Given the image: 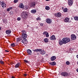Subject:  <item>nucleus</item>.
Instances as JSON below:
<instances>
[{
  "mask_svg": "<svg viewBox=\"0 0 78 78\" xmlns=\"http://www.w3.org/2000/svg\"><path fill=\"white\" fill-rule=\"evenodd\" d=\"M70 39L68 37H64L62 38V40H58V44L60 45H62L63 44H66L68 42H69L70 41Z\"/></svg>",
  "mask_w": 78,
  "mask_h": 78,
  "instance_id": "f257e3e1",
  "label": "nucleus"
},
{
  "mask_svg": "<svg viewBox=\"0 0 78 78\" xmlns=\"http://www.w3.org/2000/svg\"><path fill=\"white\" fill-rule=\"evenodd\" d=\"M28 13L27 12H24L22 13L21 15V17H23L24 19H26L28 17Z\"/></svg>",
  "mask_w": 78,
  "mask_h": 78,
  "instance_id": "f03ea898",
  "label": "nucleus"
},
{
  "mask_svg": "<svg viewBox=\"0 0 78 78\" xmlns=\"http://www.w3.org/2000/svg\"><path fill=\"white\" fill-rule=\"evenodd\" d=\"M36 5V2H31L29 5V6L31 8H34L35 7Z\"/></svg>",
  "mask_w": 78,
  "mask_h": 78,
  "instance_id": "7ed1b4c3",
  "label": "nucleus"
},
{
  "mask_svg": "<svg viewBox=\"0 0 78 78\" xmlns=\"http://www.w3.org/2000/svg\"><path fill=\"white\" fill-rule=\"evenodd\" d=\"M55 16L57 17H60L61 16V13L60 12H57L55 14Z\"/></svg>",
  "mask_w": 78,
  "mask_h": 78,
  "instance_id": "20e7f679",
  "label": "nucleus"
},
{
  "mask_svg": "<svg viewBox=\"0 0 78 78\" xmlns=\"http://www.w3.org/2000/svg\"><path fill=\"white\" fill-rule=\"evenodd\" d=\"M51 22H52V20L49 18L47 19L46 20V23H47L50 24L51 23Z\"/></svg>",
  "mask_w": 78,
  "mask_h": 78,
  "instance_id": "39448f33",
  "label": "nucleus"
},
{
  "mask_svg": "<svg viewBox=\"0 0 78 78\" xmlns=\"http://www.w3.org/2000/svg\"><path fill=\"white\" fill-rule=\"evenodd\" d=\"M61 75L63 76H68V73L66 72H62V73Z\"/></svg>",
  "mask_w": 78,
  "mask_h": 78,
  "instance_id": "423d86ee",
  "label": "nucleus"
},
{
  "mask_svg": "<svg viewBox=\"0 0 78 78\" xmlns=\"http://www.w3.org/2000/svg\"><path fill=\"white\" fill-rule=\"evenodd\" d=\"M73 2L72 0H68V4L69 5L72 6V4H73Z\"/></svg>",
  "mask_w": 78,
  "mask_h": 78,
  "instance_id": "0eeeda50",
  "label": "nucleus"
},
{
  "mask_svg": "<svg viewBox=\"0 0 78 78\" xmlns=\"http://www.w3.org/2000/svg\"><path fill=\"white\" fill-rule=\"evenodd\" d=\"M76 38V35L74 34H73L71 35V39L72 40H75Z\"/></svg>",
  "mask_w": 78,
  "mask_h": 78,
  "instance_id": "6e6552de",
  "label": "nucleus"
},
{
  "mask_svg": "<svg viewBox=\"0 0 78 78\" xmlns=\"http://www.w3.org/2000/svg\"><path fill=\"white\" fill-rule=\"evenodd\" d=\"M50 39L51 40H52V41H55V40H56V39L55 37V36L54 35H52L50 37Z\"/></svg>",
  "mask_w": 78,
  "mask_h": 78,
  "instance_id": "1a4fd4ad",
  "label": "nucleus"
},
{
  "mask_svg": "<svg viewBox=\"0 0 78 78\" xmlns=\"http://www.w3.org/2000/svg\"><path fill=\"white\" fill-rule=\"evenodd\" d=\"M24 39L22 41V42L23 44H28V41H27V40L26 39L23 38Z\"/></svg>",
  "mask_w": 78,
  "mask_h": 78,
  "instance_id": "9d476101",
  "label": "nucleus"
},
{
  "mask_svg": "<svg viewBox=\"0 0 78 78\" xmlns=\"http://www.w3.org/2000/svg\"><path fill=\"white\" fill-rule=\"evenodd\" d=\"M22 37L23 39H26L27 37V34H22Z\"/></svg>",
  "mask_w": 78,
  "mask_h": 78,
  "instance_id": "9b49d317",
  "label": "nucleus"
},
{
  "mask_svg": "<svg viewBox=\"0 0 78 78\" xmlns=\"http://www.w3.org/2000/svg\"><path fill=\"white\" fill-rule=\"evenodd\" d=\"M1 6L2 7L5 8L6 6V5L5 4V3L4 2H1Z\"/></svg>",
  "mask_w": 78,
  "mask_h": 78,
  "instance_id": "f8f14e48",
  "label": "nucleus"
},
{
  "mask_svg": "<svg viewBox=\"0 0 78 78\" xmlns=\"http://www.w3.org/2000/svg\"><path fill=\"white\" fill-rule=\"evenodd\" d=\"M56 59V57L55 56H52L51 58V61H53Z\"/></svg>",
  "mask_w": 78,
  "mask_h": 78,
  "instance_id": "ddd939ff",
  "label": "nucleus"
},
{
  "mask_svg": "<svg viewBox=\"0 0 78 78\" xmlns=\"http://www.w3.org/2000/svg\"><path fill=\"white\" fill-rule=\"evenodd\" d=\"M43 34L45 35L46 36V37H49V35L48 34V33L47 32V31H45L43 32Z\"/></svg>",
  "mask_w": 78,
  "mask_h": 78,
  "instance_id": "4468645a",
  "label": "nucleus"
},
{
  "mask_svg": "<svg viewBox=\"0 0 78 78\" xmlns=\"http://www.w3.org/2000/svg\"><path fill=\"white\" fill-rule=\"evenodd\" d=\"M69 20H70V19H69V18L66 17L64 19V20L65 22L67 23L69 22Z\"/></svg>",
  "mask_w": 78,
  "mask_h": 78,
  "instance_id": "2eb2a0df",
  "label": "nucleus"
},
{
  "mask_svg": "<svg viewBox=\"0 0 78 78\" xmlns=\"http://www.w3.org/2000/svg\"><path fill=\"white\" fill-rule=\"evenodd\" d=\"M27 51L29 55H31L32 51L30 49H28V50H27Z\"/></svg>",
  "mask_w": 78,
  "mask_h": 78,
  "instance_id": "dca6fc26",
  "label": "nucleus"
},
{
  "mask_svg": "<svg viewBox=\"0 0 78 78\" xmlns=\"http://www.w3.org/2000/svg\"><path fill=\"white\" fill-rule=\"evenodd\" d=\"M40 54L42 55H44L45 54V51L44 50H42L40 52Z\"/></svg>",
  "mask_w": 78,
  "mask_h": 78,
  "instance_id": "f3484780",
  "label": "nucleus"
},
{
  "mask_svg": "<svg viewBox=\"0 0 78 78\" xmlns=\"http://www.w3.org/2000/svg\"><path fill=\"white\" fill-rule=\"evenodd\" d=\"M6 33L7 34H9L11 33V31L9 30H6Z\"/></svg>",
  "mask_w": 78,
  "mask_h": 78,
  "instance_id": "a211bd4d",
  "label": "nucleus"
},
{
  "mask_svg": "<svg viewBox=\"0 0 78 78\" xmlns=\"http://www.w3.org/2000/svg\"><path fill=\"white\" fill-rule=\"evenodd\" d=\"M24 7V6L23 3H21L20 4V5L19 6V8H23Z\"/></svg>",
  "mask_w": 78,
  "mask_h": 78,
  "instance_id": "6ab92c4d",
  "label": "nucleus"
},
{
  "mask_svg": "<svg viewBox=\"0 0 78 78\" xmlns=\"http://www.w3.org/2000/svg\"><path fill=\"white\" fill-rule=\"evenodd\" d=\"M36 12V9H32L31 11V12L32 13V14H35Z\"/></svg>",
  "mask_w": 78,
  "mask_h": 78,
  "instance_id": "aec40b11",
  "label": "nucleus"
},
{
  "mask_svg": "<svg viewBox=\"0 0 78 78\" xmlns=\"http://www.w3.org/2000/svg\"><path fill=\"white\" fill-rule=\"evenodd\" d=\"M42 51V49H35L34 50V51L35 52V51H37V52H38V51Z\"/></svg>",
  "mask_w": 78,
  "mask_h": 78,
  "instance_id": "412c9836",
  "label": "nucleus"
},
{
  "mask_svg": "<svg viewBox=\"0 0 78 78\" xmlns=\"http://www.w3.org/2000/svg\"><path fill=\"white\" fill-rule=\"evenodd\" d=\"M22 38L21 37H19L17 38L16 39V41L17 42H19V41H21V40H22Z\"/></svg>",
  "mask_w": 78,
  "mask_h": 78,
  "instance_id": "4be33fe9",
  "label": "nucleus"
},
{
  "mask_svg": "<svg viewBox=\"0 0 78 78\" xmlns=\"http://www.w3.org/2000/svg\"><path fill=\"white\" fill-rule=\"evenodd\" d=\"M19 66H20V63H18L15 65V68H18Z\"/></svg>",
  "mask_w": 78,
  "mask_h": 78,
  "instance_id": "5701e85b",
  "label": "nucleus"
},
{
  "mask_svg": "<svg viewBox=\"0 0 78 78\" xmlns=\"http://www.w3.org/2000/svg\"><path fill=\"white\" fill-rule=\"evenodd\" d=\"M50 64V65H51V66H55V65L56 64V63L55 62H53L51 63Z\"/></svg>",
  "mask_w": 78,
  "mask_h": 78,
  "instance_id": "b1692460",
  "label": "nucleus"
},
{
  "mask_svg": "<svg viewBox=\"0 0 78 78\" xmlns=\"http://www.w3.org/2000/svg\"><path fill=\"white\" fill-rule=\"evenodd\" d=\"M21 33H22V34H27V31L24 30H23L21 31Z\"/></svg>",
  "mask_w": 78,
  "mask_h": 78,
  "instance_id": "393cba45",
  "label": "nucleus"
},
{
  "mask_svg": "<svg viewBox=\"0 0 78 78\" xmlns=\"http://www.w3.org/2000/svg\"><path fill=\"white\" fill-rule=\"evenodd\" d=\"M44 42H48V39L47 38H45L44 40Z\"/></svg>",
  "mask_w": 78,
  "mask_h": 78,
  "instance_id": "a878e982",
  "label": "nucleus"
},
{
  "mask_svg": "<svg viewBox=\"0 0 78 78\" xmlns=\"http://www.w3.org/2000/svg\"><path fill=\"white\" fill-rule=\"evenodd\" d=\"M74 19L75 20L78 21V16H75L74 17Z\"/></svg>",
  "mask_w": 78,
  "mask_h": 78,
  "instance_id": "bb28decb",
  "label": "nucleus"
},
{
  "mask_svg": "<svg viewBox=\"0 0 78 78\" xmlns=\"http://www.w3.org/2000/svg\"><path fill=\"white\" fill-rule=\"evenodd\" d=\"M12 9V7H10L7 9V11H9L11 10Z\"/></svg>",
  "mask_w": 78,
  "mask_h": 78,
  "instance_id": "cd10ccee",
  "label": "nucleus"
},
{
  "mask_svg": "<svg viewBox=\"0 0 78 78\" xmlns=\"http://www.w3.org/2000/svg\"><path fill=\"white\" fill-rule=\"evenodd\" d=\"M45 9L46 10H49V9H50V7L48 6H46L45 7Z\"/></svg>",
  "mask_w": 78,
  "mask_h": 78,
  "instance_id": "c85d7f7f",
  "label": "nucleus"
},
{
  "mask_svg": "<svg viewBox=\"0 0 78 78\" xmlns=\"http://www.w3.org/2000/svg\"><path fill=\"white\" fill-rule=\"evenodd\" d=\"M68 10L67 9V8H66L63 9V11L64 12H67V11Z\"/></svg>",
  "mask_w": 78,
  "mask_h": 78,
  "instance_id": "c756f323",
  "label": "nucleus"
},
{
  "mask_svg": "<svg viewBox=\"0 0 78 78\" xmlns=\"http://www.w3.org/2000/svg\"><path fill=\"white\" fill-rule=\"evenodd\" d=\"M66 65H67V66H68L69 65H70V62H69L68 61H67L66 62Z\"/></svg>",
  "mask_w": 78,
  "mask_h": 78,
  "instance_id": "7c9ffc66",
  "label": "nucleus"
},
{
  "mask_svg": "<svg viewBox=\"0 0 78 78\" xmlns=\"http://www.w3.org/2000/svg\"><path fill=\"white\" fill-rule=\"evenodd\" d=\"M18 1H19V0H14V2L15 3H17V2H18Z\"/></svg>",
  "mask_w": 78,
  "mask_h": 78,
  "instance_id": "2f4dec72",
  "label": "nucleus"
},
{
  "mask_svg": "<svg viewBox=\"0 0 78 78\" xmlns=\"http://www.w3.org/2000/svg\"><path fill=\"white\" fill-rule=\"evenodd\" d=\"M24 62H26V63H29V61L26 60H24Z\"/></svg>",
  "mask_w": 78,
  "mask_h": 78,
  "instance_id": "473e14b6",
  "label": "nucleus"
},
{
  "mask_svg": "<svg viewBox=\"0 0 78 78\" xmlns=\"http://www.w3.org/2000/svg\"><path fill=\"white\" fill-rule=\"evenodd\" d=\"M11 46H12V47H14V46H15V44H14V43H13L11 44Z\"/></svg>",
  "mask_w": 78,
  "mask_h": 78,
  "instance_id": "72a5a7b5",
  "label": "nucleus"
},
{
  "mask_svg": "<svg viewBox=\"0 0 78 78\" xmlns=\"http://www.w3.org/2000/svg\"><path fill=\"white\" fill-rule=\"evenodd\" d=\"M0 63L2 64H4V62L2 61H0Z\"/></svg>",
  "mask_w": 78,
  "mask_h": 78,
  "instance_id": "f704fd0d",
  "label": "nucleus"
},
{
  "mask_svg": "<svg viewBox=\"0 0 78 78\" xmlns=\"http://www.w3.org/2000/svg\"><path fill=\"white\" fill-rule=\"evenodd\" d=\"M20 20H21V18H20V17H18L17 18V20L19 21Z\"/></svg>",
  "mask_w": 78,
  "mask_h": 78,
  "instance_id": "c9c22d12",
  "label": "nucleus"
},
{
  "mask_svg": "<svg viewBox=\"0 0 78 78\" xmlns=\"http://www.w3.org/2000/svg\"><path fill=\"white\" fill-rule=\"evenodd\" d=\"M37 20H41V19L40 17H38L37 18Z\"/></svg>",
  "mask_w": 78,
  "mask_h": 78,
  "instance_id": "e433bc0d",
  "label": "nucleus"
},
{
  "mask_svg": "<svg viewBox=\"0 0 78 78\" xmlns=\"http://www.w3.org/2000/svg\"><path fill=\"white\" fill-rule=\"evenodd\" d=\"M3 22H4V23H5V22H6V20H3Z\"/></svg>",
  "mask_w": 78,
  "mask_h": 78,
  "instance_id": "4c0bfd02",
  "label": "nucleus"
},
{
  "mask_svg": "<svg viewBox=\"0 0 78 78\" xmlns=\"http://www.w3.org/2000/svg\"><path fill=\"white\" fill-rule=\"evenodd\" d=\"M43 25H44V24L42 23H41L40 24L41 26H43Z\"/></svg>",
  "mask_w": 78,
  "mask_h": 78,
  "instance_id": "58836bf2",
  "label": "nucleus"
},
{
  "mask_svg": "<svg viewBox=\"0 0 78 78\" xmlns=\"http://www.w3.org/2000/svg\"><path fill=\"white\" fill-rule=\"evenodd\" d=\"M1 4H2V2H1L0 1V5H1Z\"/></svg>",
  "mask_w": 78,
  "mask_h": 78,
  "instance_id": "ea45409f",
  "label": "nucleus"
},
{
  "mask_svg": "<svg viewBox=\"0 0 78 78\" xmlns=\"http://www.w3.org/2000/svg\"><path fill=\"white\" fill-rule=\"evenodd\" d=\"M6 51L7 52H9V51H8V50H5V51Z\"/></svg>",
  "mask_w": 78,
  "mask_h": 78,
  "instance_id": "a19ab883",
  "label": "nucleus"
},
{
  "mask_svg": "<svg viewBox=\"0 0 78 78\" xmlns=\"http://www.w3.org/2000/svg\"><path fill=\"white\" fill-rule=\"evenodd\" d=\"M45 56H48V55H47V54H46V55H45Z\"/></svg>",
  "mask_w": 78,
  "mask_h": 78,
  "instance_id": "79ce46f5",
  "label": "nucleus"
},
{
  "mask_svg": "<svg viewBox=\"0 0 78 78\" xmlns=\"http://www.w3.org/2000/svg\"><path fill=\"white\" fill-rule=\"evenodd\" d=\"M24 76H26L27 75V74H24Z\"/></svg>",
  "mask_w": 78,
  "mask_h": 78,
  "instance_id": "37998d69",
  "label": "nucleus"
},
{
  "mask_svg": "<svg viewBox=\"0 0 78 78\" xmlns=\"http://www.w3.org/2000/svg\"><path fill=\"white\" fill-rule=\"evenodd\" d=\"M76 57H77V58H78V55H77Z\"/></svg>",
  "mask_w": 78,
  "mask_h": 78,
  "instance_id": "c03bdc74",
  "label": "nucleus"
},
{
  "mask_svg": "<svg viewBox=\"0 0 78 78\" xmlns=\"http://www.w3.org/2000/svg\"><path fill=\"white\" fill-rule=\"evenodd\" d=\"M1 29H2V28L1 27H0V30H1Z\"/></svg>",
  "mask_w": 78,
  "mask_h": 78,
  "instance_id": "a18cd8bd",
  "label": "nucleus"
},
{
  "mask_svg": "<svg viewBox=\"0 0 78 78\" xmlns=\"http://www.w3.org/2000/svg\"><path fill=\"white\" fill-rule=\"evenodd\" d=\"M46 0V1H49V0Z\"/></svg>",
  "mask_w": 78,
  "mask_h": 78,
  "instance_id": "49530a36",
  "label": "nucleus"
},
{
  "mask_svg": "<svg viewBox=\"0 0 78 78\" xmlns=\"http://www.w3.org/2000/svg\"><path fill=\"white\" fill-rule=\"evenodd\" d=\"M77 64L78 65V61L77 62Z\"/></svg>",
  "mask_w": 78,
  "mask_h": 78,
  "instance_id": "de8ad7c7",
  "label": "nucleus"
}]
</instances>
